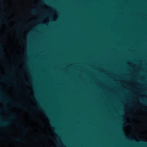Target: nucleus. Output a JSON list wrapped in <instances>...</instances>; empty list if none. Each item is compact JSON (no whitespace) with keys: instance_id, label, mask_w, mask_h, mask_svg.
Instances as JSON below:
<instances>
[{"instance_id":"obj_1","label":"nucleus","mask_w":147,"mask_h":147,"mask_svg":"<svg viewBox=\"0 0 147 147\" xmlns=\"http://www.w3.org/2000/svg\"><path fill=\"white\" fill-rule=\"evenodd\" d=\"M10 123L9 121H3L2 122L0 123V126H6L9 124Z\"/></svg>"},{"instance_id":"obj_2","label":"nucleus","mask_w":147,"mask_h":147,"mask_svg":"<svg viewBox=\"0 0 147 147\" xmlns=\"http://www.w3.org/2000/svg\"><path fill=\"white\" fill-rule=\"evenodd\" d=\"M13 139L14 140L18 141L19 142H21L20 139L19 138H13Z\"/></svg>"},{"instance_id":"obj_3","label":"nucleus","mask_w":147,"mask_h":147,"mask_svg":"<svg viewBox=\"0 0 147 147\" xmlns=\"http://www.w3.org/2000/svg\"><path fill=\"white\" fill-rule=\"evenodd\" d=\"M16 118V116L15 115L13 114H12L11 115V116L10 117V119H15Z\"/></svg>"},{"instance_id":"obj_4","label":"nucleus","mask_w":147,"mask_h":147,"mask_svg":"<svg viewBox=\"0 0 147 147\" xmlns=\"http://www.w3.org/2000/svg\"><path fill=\"white\" fill-rule=\"evenodd\" d=\"M31 13H32L33 14H35L36 13V12L35 10H33L32 11H31Z\"/></svg>"},{"instance_id":"obj_5","label":"nucleus","mask_w":147,"mask_h":147,"mask_svg":"<svg viewBox=\"0 0 147 147\" xmlns=\"http://www.w3.org/2000/svg\"><path fill=\"white\" fill-rule=\"evenodd\" d=\"M142 102L143 103V104H146V105H147V102L145 101H143L142 100H141Z\"/></svg>"},{"instance_id":"obj_6","label":"nucleus","mask_w":147,"mask_h":147,"mask_svg":"<svg viewBox=\"0 0 147 147\" xmlns=\"http://www.w3.org/2000/svg\"><path fill=\"white\" fill-rule=\"evenodd\" d=\"M23 109L24 110H26V111H27L28 110L27 108H26V107H24L23 108Z\"/></svg>"},{"instance_id":"obj_7","label":"nucleus","mask_w":147,"mask_h":147,"mask_svg":"<svg viewBox=\"0 0 147 147\" xmlns=\"http://www.w3.org/2000/svg\"><path fill=\"white\" fill-rule=\"evenodd\" d=\"M6 79V78H5V77H3V80H5Z\"/></svg>"},{"instance_id":"obj_8","label":"nucleus","mask_w":147,"mask_h":147,"mask_svg":"<svg viewBox=\"0 0 147 147\" xmlns=\"http://www.w3.org/2000/svg\"><path fill=\"white\" fill-rule=\"evenodd\" d=\"M6 100H10V98H7L6 99Z\"/></svg>"},{"instance_id":"obj_9","label":"nucleus","mask_w":147,"mask_h":147,"mask_svg":"<svg viewBox=\"0 0 147 147\" xmlns=\"http://www.w3.org/2000/svg\"><path fill=\"white\" fill-rule=\"evenodd\" d=\"M29 129V128H26V131H27Z\"/></svg>"},{"instance_id":"obj_10","label":"nucleus","mask_w":147,"mask_h":147,"mask_svg":"<svg viewBox=\"0 0 147 147\" xmlns=\"http://www.w3.org/2000/svg\"><path fill=\"white\" fill-rule=\"evenodd\" d=\"M38 109L40 110H41V109L40 107H38Z\"/></svg>"},{"instance_id":"obj_11","label":"nucleus","mask_w":147,"mask_h":147,"mask_svg":"<svg viewBox=\"0 0 147 147\" xmlns=\"http://www.w3.org/2000/svg\"><path fill=\"white\" fill-rule=\"evenodd\" d=\"M24 142H25L26 141H24Z\"/></svg>"}]
</instances>
